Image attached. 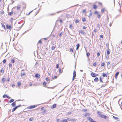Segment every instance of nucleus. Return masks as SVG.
Instances as JSON below:
<instances>
[{"label": "nucleus", "mask_w": 122, "mask_h": 122, "mask_svg": "<svg viewBox=\"0 0 122 122\" xmlns=\"http://www.w3.org/2000/svg\"><path fill=\"white\" fill-rule=\"evenodd\" d=\"M75 119H71L70 118H68L62 120L61 121V122H66L69 121H74Z\"/></svg>", "instance_id": "nucleus-1"}, {"label": "nucleus", "mask_w": 122, "mask_h": 122, "mask_svg": "<svg viewBox=\"0 0 122 122\" xmlns=\"http://www.w3.org/2000/svg\"><path fill=\"white\" fill-rule=\"evenodd\" d=\"M21 106L20 105H18V106H16L14 108H13L12 110V112H14L16 109H17L18 108L20 107Z\"/></svg>", "instance_id": "nucleus-2"}, {"label": "nucleus", "mask_w": 122, "mask_h": 122, "mask_svg": "<svg viewBox=\"0 0 122 122\" xmlns=\"http://www.w3.org/2000/svg\"><path fill=\"white\" fill-rule=\"evenodd\" d=\"M91 75L92 77H95L98 75V74L93 73L92 72H91Z\"/></svg>", "instance_id": "nucleus-3"}, {"label": "nucleus", "mask_w": 122, "mask_h": 122, "mask_svg": "<svg viewBox=\"0 0 122 122\" xmlns=\"http://www.w3.org/2000/svg\"><path fill=\"white\" fill-rule=\"evenodd\" d=\"M87 119L88 120L91 122H96L94 121V120L91 117H87Z\"/></svg>", "instance_id": "nucleus-4"}, {"label": "nucleus", "mask_w": 122, "mask_h": 122, "mask_svg": "<svg viewBox=\"0 0 122 122\" xmlns=\"http://www.w3.org/2000/svg\"><path fill=\"white\" fill-rule=\"evenodd\" d=\"M76 72L75 70L74 71L73 73V78L72 79V81H73L75 78L76 77Z\"/></svg>", "instance_id": "nucleus-5"}, {"label": "nucleus", "mask_w": 122, "mask_h": 122, "mask_svg": "<svg viewBox=\"0 0 122 122\" xmlns=\"http://www.w3.org/2000/svg\"><path fill=\"white\" fill-rule=\"evenodd\" d=\"M100 117L101 118H104L105 119H107L108 117L106 115H101Z\"/></svg>", "instance_id": "nucleus-6"}, {"label": "nucleus", "mask_w": 122, "mask_h": 122, "mask_svg": "<svg viewBox=\"0 0 122 122\" xmlns=\"http://www.w3.org/2000/svg\"><path fill=\"white\" fill-rule=\"evenodd\" d=\"M119 74V72H116L115 75V78L116 79H117V76Z\"/></svg>", "instance_id": "nucleus-7"}, {"label": "nucleus", "mask_w": 122, "mask_h": 122, "mask_svg": "<svg viewBox=\"0 0 122 122\" xmlns=\"http://www.w3.org/2000/svg\"><path fill=\"white\" fill-rule=\"evenodd\" d=\"M37 106L36 105H34V106H31L30 107H29L28 108L29 109H32L33 108H34L36 107Z\"/></svg>", "instance_id": "nucleus-8"}, {"label": "nucleus", "mask_w": 122, "mask_h": 122, "mask_svg": "<svg viewBox=\"0 0 122 122\" xmlns=\"http://www.w3.org/2000/svg\"><path fill=\"white\" fill-rule=\"evenodd\" d=\"M6 27L7 29H9L10 30L11 29V27L10 25L9 26L8 25H7L6 26Z\"/></svg>", "instance_id": "nucleus-9"}, {"label": "nucleus", "mask_w": 122, "mask_h": 122, "mask_svg": "<svg viewBox=\"0 0 122 122\" xmlns=\"http://www.w3.org/2000/svg\"><path fill=\"white\" fill-rule=\"evenodd\" d=\"M5 97H6L7 98H8L9 99H10V97H9V96H7V95H6L5 94L4 95H3V97L4 98H5Z\"/></svg>", "instance_id": "nucleus-10"}, {"label": "nucleus", "mask_w": 122, "mask_h": 122, "mask_svg": "<svg viewBox=\"0 0 122 122\" xmlns=\"http://www.w3.org/2000/svg\"><path fill=\"white\" fill-rule=\"evenodd\" d=\"M35 76L38 78H39L40 77V75L38 74H36L35 75Z\"/></svg>", "instance_id": "nucleus-11"}, {"label": "nucleus", "mask_w": 122, "mask_h": 122, "mask_svg": "<svg viewBox=\"0 0 122 122\" xmlns=\"http://www.w3.org/2000/svg\"><path fill=\"white\" fill-rule=\"evenodd\" d=\"M11 106L13 107H14L16 105V103L15 102H13L11 105Z\"/></svg>", "instance_id": "nucleus-12"}, {"label": "nucleus", "mask_w": 122, "mask_h": 122, "mask_svg": "<svg viewBox=\"0 0 122 122\" xmlns=\"http://www.w3.org/2000/svg\"><path fill=\"white\" fill-rule=\"evenodd\" d=\"M79 33H80L82 34H85V33L84 32V31L83 30H81L79 31Z\"/></svg>", "instance_id": "nucleus-13"}, {"label": "nucleus", "mask_w": 122, "mask_h": 122, "mask_svg": "<svg viewBox=\"0 0 122 122\" xmlns=\"http://www.w3.org/2000/svg\"><path fill=\"white\" fill-rule=\"evenodd\" d=\"M98 80L99 79L97 77H96L94 79V81L95 82H97L98 81Z\"/></svg>", "instance_id": "nucleus-14"}, {"label": "nucleus", "mask_w": 122, "mask_h": 122, "mask_svg": "<svg viewBox=\"0 0 122 122\" xmlns=\"http://www.w3.org/2000/svg\"><path fill=\"white\" fill-rule=\"evenodd\" d=\"M107 55H109L110 54V51H109V48H108L107 49Z\"/></svg>", "instance_id": "nucleus-15"}, {"label": "nucleus", "mask_w": 122, "mask_h": 122, "mask_svg": "<svg viewBox=\"0 0 122 122\" xmlns=\"http://www.w3.org/2000/svg\"><path fill=\"white\" fill-rule=\"evenodd\" d=\"M76 50H77L80 47V44H78L76 45Z\"/></svg>", "instance_id": "nucleus-16"}, {"label": "nucleus", "mask_w": 122, "mask_h": 122, "mask_svg": "<svg viewBox=\"0 0 122 122\" xmlns=\"http://www.w3.org/2000/svg\"><path fill=\"white\" fill-rule=\"evenodd\" d=\"M102 76L103 77H107V74L103 73L102 74Z\"/></svg>", "instance_id": "nucleus-17"}, {"label": "nucleus", "mask_w": 122, "mask_h": 122, "mask_svg": "<svg viewBox=\"0 0 122 122\" xmlns=\"http://www.w3.org/2000/svg\"><path fill=\"white\" fill-rule=\"evenodd\" d=\"M56 104H54L51 107V108H55L56 107Z\"/></svg>", "instance_id": "nucleus-18"}, {"label": "nucleus", "mask_w": 122, "mask_h": 122, "mask_svg": "<svg viewBox=\"0 0 122 122\" xmlns=\"http://www.w3.org/2000/svg\"><path fill=\"white\" fill-rule=\"evenodd\" d=\"M105 10V9L104 8H103L101 10V12L102 13H104V11Z\"/></svg>", "instance_id": "nucleus-19"}, {"label": "nucleus", "mask_w": 122, "mask_h": 122, "mask_svg": "<svg viewBox=\"0 0 122 122\" xmlns=\"http://www.w3.org/2000/svg\"><path fill=\"white\" fill-rule=\"evenodd\" d=\"M13 10V9H12V11L11 12H8V15H11V14H12V13H13V12L12 11V10Z\"/></svg>", "instance_id": "nucleus-20"}, {"label": "nucleus", "mask_w": 122, "mask_h": 122, "mask_svg": "<svg viewBox=\"0 0 122 122\" xmlns=\"http://www.w3.org/2000/svg\"><path fill=\"white\" fill-rule=\"evenodd\" d=\"M92 12L90 13L89 15L88 16L89 17H91L92 15Z\"/></svg>", "instance_id": "nucleus-21"}, {"label": "nucleus", "mask_w": 122, "mask_h": 122, "mask_svg": "<svg viewBox=\"0 0 122 122\" xmlns=\"http://www.w3.org/2000/svg\"><path fill=\"white\" fill-rule=\"evenodd\" d=\"M2 25V28H4V29H5V25L3 24H1Z\"/></svg>", "instance_id": "nucleus-22"}, {"label": "nucleus", "mask_w": 122, "mask_h": 122, "mask_svg": "<svg viewBox=\"0 0 122 122\" xmlns=\"http://www.w3.org/2000/svg\"><path fill=\"white\" fill-rule=\"evenodd\" d=\"M14 101V100L13 99H11L10 101V102H9L11 103L13 102Z\"/></svg>", "instance_id": "nucleus-23"}, {"label": "nucleus", "mask_w": 122, "mask_h": 122, "mask_svg": "<svg viewBox=\"0 0 122 122\" xmlns=\"http://www.w3.org/2000/svg\"><path fill=\"white\" fill-rule=\"evenodd\" d=\"M101 16V15L100 14H98L97 15V17L99 19Z\"/></svg>", "instance_id": "nucleus-24"}, {"label": "nucleus", "mask_w": 122, "mask_h": 122, "mask_svg": "<svg viewBox=\"0 0 122 122\" xmlns=\"http://www.w3.org/2000/svg\"><path fill=\"white\" fill-rule=\"evenodd\" d=\"M21 85V83L20 82H18L17 86H20Z\"/></svg>", "instance_id": "nucleus-25"}, {"label": "nucleus", "mask_w": 122, "mask_h": 122, "mask_svg": "<svg viewBox=\"0 0 122 122\" xmlns=\"http://www.w3.org/2000/svg\"><path fill=\"white\" fill-rule=\"evenodd\" d=\"M97 113L99 115H100L101 114L102 112H100L97 111Z\"/></svg>", "instance_id": "nucleus-26"}, {"label": "nucleus", "mask_w": 122, "mask_h": 122, "mask_svg": "<svg viewBox=\"0 0 122 122\" xmlns=\"http://www.w3.org/2000/svg\"><path fill=\"white\" fill-rule=\"evenodd\" d=\"M102 78H101V77H100V81L101 82H103L102 81Z\"/></svg>", "instance_id": "nucleus-27"}, {"label": "nucleus", "mask_w": 122, "mask_h": 122, "mask_svg": "<svg viewBox=\"0 0 122 122\" xmlns=\"http://www.w3.org/2000/svg\"><path fill=\"white\" fill-rule=\"evenodd\" d=\"M98 13L99 12L97 11H96L94 12V14L96 15L98 14Z\"/></svg>", "instance_id": "nucleus-28"}, {"label": "nucleus", "mask_w": 122, "mask_h": 122, "mask_svg": "<svg viewBox=\"0 0 122 122\" xmlns=\"http://www.w3.org/2000/svg\"><path fill=\"white\" fill-rule=\"evenodd\" d=\"M108 19H109V17L108 16H107V21H106V23H108Z\"/></svg>", "instance_id": "nucleus-29"}, {"label": "nucleus", "mask_w": 122, "mask_h": 122, "mask_svg": "<svg viewBox=\"0 0 122 122\" xmlns=\"http://www.w3.org/2000/svg\"><path fill=\"white\" fill-rule=\"evenodd\" d=\"M18 33H15V36H16V37L18 36Z\"/></svg>", "instance_id": "nucleus-30"}, {"label": "nucleus", "mask_w": 122, "mask_h": 122, "mask_svg": "<svg viewBox=\"0 0 122 122\" xmlns=\"http://www.w3.org/2000/svg\"><path fill=\"white\" fill-rule=\"evenodd\" d=\"M55 47L54 46H53L51 47V49L52 50H54L55 49Z\"/></svg>", "instance_id": "nucleus-31"}, {"label": "nucleus", "mask_w": 122, "mask_h": 122, "mask_svg": "<svg viewBox=\"0 0 122 122\" xmlns=\"http://www.w3.org/2000/svg\"><path fill=\"white\" fill-rule=\"evenodd\" d=\"M55 13H53L52 14H48V16L53 15H55Z\"/></svg>", "instance_id": "nucleus-32"}, {"label": "nucleus", "mask_w": 122, "mask_h": 122, "mask_svg": "<svg viewBox=\"0 0 122 122\" xmlns=\"http://www.w3.org/2000/svg\"><path fill=\"white\" fill-rule=\"evenodd\" d=\"M82 20L83 22L85 21L86 20L85 18H82Z\"/></svg>", "instance_id": "nucleus-33"}, {"label": "nucleus", "mask_w": 122, "mask_h": 122, "mask_svg": "<svg viewBox=\"0 0 122 122\" xmlns=\"http://www.w3.org/2000/svg\"><path fill=\"white\" fill-rule=\"evenodd\" d=\"M89 115V114L88 113H86L85 114L84 116L86 117L87 116H88Z\"/></svg>", "instance_id": "nucleus-34"}, {"label": "nucleus", "mask_w": 122, "mask_h": 122, "mask_svg": "<svg viewBox=\"0 0 122 122\" xmlns=\"http://www.w3.org/2000/svg\"><path fill=\"white\" fill-rule=\"evenodd\" d=\"M6 59H4L3 61V63H5L6 62Z\"/></svg>", "instance_id": "nucleus-35"}, {"label": "nucleus", "mask_w": 122, "mask_h": 122, "mask_svg": "<svg viewBox=\"0 0 122 122\" xmlns=\"http://www.w3.org/2000/svg\"><path fill=\"white\" fill-rule=\"evenodd\" d=\"M87 111V110L86 109H84L83 110V111L85 112H86Z\"/></svg>", "instance_id": "nucleus-36"}, {"label": "nucleus", "mask_w": 122, "mask_h": 122, "mask_svg": "<svg viewBox=\"0 0 122 122\" xmlns=\"http://www.w3.org/2000/svg\"><path fill=\"white\" fill-rule=\"evenodd\" d=\"M39 43H40L41 44H42V42L41 40H40L38 42V44Z\"/></svg>", "instance_id": "nucleus-37"}, {"label": "nucleus", "mask_w": 122, "mask_h": 122, "mask_svg": "<svg viewBox=\"0 0 122 122\" xmlns=\"http://www.w3.org/2000/svg\"><path fill=\"white\" fill-rule=\"evenodd\" d=\"M56 68H59V64H57L56 66Z\"/></svg>", "instance_id": "nucleus-38"}, {"label": "nucleus", "mask_w": 122, "mask_h": 122, "mask_svg": "<svg viewBox=\"0 0 122 122\" xmlns=\"http://www.w3.org/2000/svg\"><path fill=\"white\" fill-rule=\"evenodd\" d=\"M86 56H87L88 57V56H89L90 55V53H89L88 52L87 53H86Z\"/></svg>", "instance_id": "nucleus-39"}, {"label": "nucleus", "mask_w": 122, "mask_h": 122, "mask_svg": "<svg viewBox=\"0 0 122 122\" xmlns=\"http://www.w3.org/2000/svg\"><path fill=\"white\" fill-rule=\"evenodd\" d=\"M46 110H44V111L43 112H42L43 114H44L45 113V112H46Z\"/></svg>", "instance_id": "nucleus-40"}, {"label": "nucleus", "mask_w": 122, "mask_h": 122, "mask_svg": "<svg viewBox=\"0 0 122 122\" xmlns=\"http://www.w3.org/2000/svg\"><path fill=\"white\" fill-rule=\"evenodd\" d=\"M113 117L114 118V119H116V120H117L118 119V118L117 117H115L114 116H113Z\"/></svg>", "instance_id": "nucleus-41"}, {"label": "nucleus", "mask_w": 122, "mask_h": 122, "mask_svg": "<svg viewBox=\"0 0 122 122\" xmlns=\"http://www.w3.org/2000/svg\"><path fill=\"white\" fill-rule=\"evenodd\" d=\"M11 62H12L13 63H14L15 62V61L13 59H12L11 60Z\"/></svg>", "instance_id": "nucleus-42"}, {"label": "nucleus", "mask_w": 122, "mask_h": 122, "mask_svg": "<svg viewBox=\"0 0 122 122\" xmlns=\"http://www.w3.org/2000/svg\"><path fill=\"white\" fill-rule=\"evenodd\" d=\"M75 23H78L79 22V20H76L75 21Z\"/></svg>", "instance_id": "nucleus-43"}, {"label": "nucleus", "mask_w": 122, "mask_h": 122, "mask_svg": "<svg viewBox=\"0 0 122 122\" xmlns=\"http://www.w3.org/2000/svg\"><path fill=\"white\" fill-rule=\"evenodd\" d=\"M105 65V63L104 62L102 63L101 64L102 66H104Z\"/></svg>", "instance_id": "nucleus-44"}, {"label": "nucleus", "mask_w": 122, "mask_h": 122, "mask_svg": "<svg viewBox=\"0 0 122 122\" xmlns=\"http://www.w3.org/2000/svg\"><path fill=\"white\" fill-rule=\"evenodd\" d=\"M2 81L3 82H4L5 81V78H3L2 79Z\"/></svg>", "instance_id": "nucleus-45"}, {"label": "nucleus", "mask_w": 122, "mask_h": 122, "mask_svg": "<svg viewBox=\"0 0 122 122\" xmlns=\"http://www.w3.org/2000/svg\"><path fill=\"white\" fill-rule=\"evenodd\" d=\"M63 11V10H60L59 11H58L56 12V13H59L60 12H61V11Z\"/></svg>", "instance_id": "nucleus-46"}, {"label": "nucleus", "mask_w": 122, "mask_h": 122, "mask_svg": "<svg viewBox=\"0 0 122 122\" xmlns=\"http://www.w3.org/2000/svg\"><path fill=\"white\" fill-rule=\"evenodd\" d=\"M12 66V65L11 64H9V66L10 67H11Z\"/></svg>", "instance_id": "nucleus-47"}, {"label": "nucleus", "mask_w": 122, "mask_h": 122, "mask_svg": "<svg viewBox=\"0 0 122 122\" xmlns=\"http://www.w3.org/2000/svg\"><path fill=\"white\" fill-rule=\"evenodd\" d=\"M70 51L71 52H73V50L71 48L70 49Z\"/></svg>", "instance_id": "nucleus-48"}, {"label": "nucleus", "mask_w": 122, "mask_h": 122, "mask_svg": "<svg viewBox=\"0 0 122 122\" xmlns=\"http://www.w3.org/2000/svg\"><path fill=\"white\" fill-rule=\"evenodd\" d=\"M25 75V74L24 73L21 74V76H24Z\"/></svg>", "instance_id": "nucleus-49"}, {"label": "nucleus", "mask_w": 122, "mask_h": 122, "mask_svg": "<svg viewBox=\"0 0 122 122\" xmlns=\"http://www.w3.org/2000/svg\"><path fill=\"white\" fill-rule=\"evenodd\" d=\"M97 6L95 5H94L93 6V8H97Z\"/></svg>", "instance_id": "nucleus-50"}, {"label": "nucleus", "mask_w": 122, "mask_h": 122, "mask_svg": "<svg viewBox=\"0 0 122 122\" xmlns=\"http://www.w3.org/2000/svg\"><path fill=\"white\" fill-rule=\"evenodd\" d=\"M100 37L101 38H103V36L102 35H101L100 36Z\"/></svg>", "instance_id": "nucleus-51"}, {"label": "nucleus", "mask_w": 122, "mask_h": 122, "mask_svg": "<svg viewBox=\"0 0 122 122\" xmlns=\"http://www.w3.org/2000/svg\"><path fill=\"white\" fill-rule=\"evenodd\" d=\"M46 82H43V85H46Z\"/></svg>", "instance_id": "nucleus-52"}, {"label": "nucleus", "mask_w": 122, "mask_h": 122, "mask_svg": "<svg viewBox=\"0 0 122 122\" xmlns=\"http://www.w3.org/2000/svg\"><path fill=\"white\" fill-rule=\"evenodd\" d=\"M33 118H30L29 119V120L30 121H32L33 120Z\"/></svg>", "instance_id": "nucleus-53"}, {"label": "nucleus", "mask_w": 122, "mask_h": 122, "mask_svg": "<svg viewBox=\"0 0 122 122\" xmlns=\"http://www.w3.org/2000/svg\"><path fill=\"white\" fill-rule=\"evenodd\" d=\"M100 53H97V57H98L99 56H100Z\"/></svg>", "instance_id": "nucleus-54"}, {"label": "nucleus", "mask_w": 122, "mask_h": 122, "mask_svg": "<svg viewBox=\"0 0 122 122\" xmlns=\"http://www.w3.org/2000/svg\"><path fill=\"white\" fill-rule=\"evenodd\" d=\"M59 72L60 73H61V69H59Z\"/></svg>", "instance_id": "nucleus-55"}, {"label": "nucleus", "mask_w": 122, "mask_h": 122, "mask_svg": "<svg viewBox=\"0 0 122 122\" xmlns=\"http://www.w3.org/2000/svg\"><path fill=\"white\" fill-rule=\"evenodd\" d=\"M96 65V62H94L93 64V66H95Z\"/></svg>", "instance_id": "nucleus-56"}, {"label": "nucleus", "mask_w": 122, "mask_h": 122, "mask_svg": "<svg viewBox=\"0 0 122 122\" xmlns=\"http://www.w3.org/2000/svg\"><path fill=\"white\" fill-rule=\"evenodd\" d=\"M106 46L107 47H108V43H107L106 44Z\"/></svg>", "instance_id": "nucleus-57"}, {"label": "nucleus", "mask_w": 122, "mask_h": 122, "mask_svg": "<svg viewBox=\"0 0 122 122\" xmlns=\"http://www.w3.org/2000/svg\"><path fill=\"white\" fill-rule=\"evenodd\" d=\"M83 13H85L86 12V10L85 9V10H83Z\"/></svg>", "instance_id": "nucleus-58"}, {"label": "nucleus", "mask_w": 122, "mask_h": 122, "mask_svg": "<svg viewBox=\"0 0 122 122\" xmlns=\"http://www.w3.org/2000/svg\"><path fill=\"white\" fill-rule=\"evenodd\" d=\"M1 71L2 73H3L4 72V70H1Z\"/></svg>", "instance_id": "nucleus-59"}, {"label": "nucleus", "mask_w": 122, "mask_h": 122, "mask_svg": "<svg viewBox=\"0 0 122 122\" xmlns=\"http://www.w3.org/2000/svg\"><path fill=\"white\" fill-rule=\"evenodd\" d=\"M94 31L95 32H97V30L96 29H94Z\"/></svg>", "instance_id": "nucleus-60"}, {"label": "nucleus", "mask_w": 122, "mask_h": 122, "mask_svg": "<svg viewBox=\"0 0 122 122\" xmlns=\"http://www.w3.org/2000/svg\"><path fill=\"white\" fill-rule=\"evenodd\" d=\"M23 5H24V7L23 8H25V7H26V6L25 4H23Z\"/></svg>", "instance_id": "nucleus-61"}, {"label": "nucleus", "mask_w": 122, "mask_h": 122, "mask_svg": "<svg viewBox=\"0 0 122 122\" xmlns=\"http://www.w3.org/2000/svg\"><path fill=\"white\" fill-rule=\"evenodd\" d=\"M46 81H47L49 80V79L48 78H46Z\"/></svg>", "instance_id": "nucleus-62"}, {"label": "nucleus", "mask_w": 122, "mask_h": 122, "mask_svg": "<svg viewBox=\"0 0 122 122\" xmlns=\"http://www.w3.org/2000/svg\"><path fill=\"white\" fill-rule=\"evenodd\" d=\"M98 4H99V5H101V6L102 5V4L101 3H98Z\"/></svg>", "instance_id": "nucleus-63"}, {"label": "nucleus", "mask_w": 122, "mask_h": 122, "mask_svg": "<svg viewBox=\"0 0 122 122\" xmlns=\"http://www.w3.org/2000/svg\"><path fill=\"white\" fill-rule=\"evenodd\" d=\"M56 121L57 122H59V120L58 119H57L56 120Z\"/></svg>", "instance_id": "nucleus-64"}]
</instances>
